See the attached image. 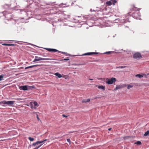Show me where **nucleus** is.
<instances>
[{
  "instance_id": "obj_1",
  "label": "nucleus",
  "mask_w": 149,
  "mask_h": 149,
  "mask_svg": "<svg viewBox=\"0 0 149 149\" xmlns=\"http://www.w3.org/2000/svg\"><path fill=\"white\" fill-rule=\"evenodd\" d=\"M141 9L140 8H138L133 5L131 6L130 8V10L131 11L130 13L134 11V12H132V16L134 18L136 19H140L141 15L139 11Z\"/></svg>"
},
{
  "instance_id": "obj_2",
  "label": "nucleus",
  "mask_w": 149,
  "mask_h": 149,
  "mask_svg": "<svg viewBox=\"0 0 149 149\" xmlns=\"http://www.w3.org/2000/svg\"><path fill=\"white\" fill-rule=\"evenodd\" d=\"M106 79V83L109 84H111L116 81V79L114 77H112L110 79L107 78Z\"/></svg>"
},
{
  "instance_id": "obj_3",
  "label": "nucleus",
  "mask_w": 149,
  "mask_h": 149,
  "mask_svg": "<svg viewBox=\"0 0 149 149\" xmlns=\"http://www.w3.org/2000/svg\"><path fill=\"white\" fill-rule=\"evenodd\" d=\"M52 59L49 58H43L41 57H39L37 56H35V58L34 60L33 61V62L38 61L41 60H52Z\"/></svg>"
},
{
  "instance_id": "obj_4",
  "label": "nucleus",
  "mask_w": 149,
  "mask_h": 149,
  "mask_svg": "<svg viewBox=\"0 0 149 149\" xmlns=\"http://www.w3.org/2000/svg\"><path fill=\"white\" fill-rule=\"evenodd\" d=\"M133 57L134 58L137 60H139L142 57L141 54L138 52L135 53L133 55Z\"/></svg>"
},
{
  "instance_id": "obj_5",
  "label": "nucleus",
  "mask_w": 149,
  "mask_h": 149,
  "mask_svg": "<svg viewBox=\"0 0 149 149\" xmlns=\"http://www.w3.org/2000/svg\"><path fill=\"white\" fill-rule=\"evenodd\" d=\"M45 49L46 50L48 51L49 52H59V53H61L64 54H66V53L65 52H61L60 51H59L56 49H55L49 48H46Z\"/></svg>"
},
{
  "instance_id": "obj_6",
  "label": "nucleus",
  "mask_w": 149,
  "mask_h": 149,
  "mask_svg": "<svg viewBox=\"0 0 149 149\" xmlns=\"http://www.w3.org/2000/svg\"><path fill=\"white\" fill-rule=\"evenodd\" d=\"M15 102L14 101H4L1 102H0V103H2L4 104H7L8 105H10L13 104Z\"/></svg>"
},
{
  "instance_id": "obj_7",
  "label": "nucleus",
  "mask_w": 149,
  "mask_h": 149,
  "mask_svg": "<svg viewBox=\"0 0 149 149\" xmlns=\"http://www.w3.org/2000/svg\"><path fill=\"white\" fill-rule=\"evenodd\" d=\"M47 139H45L44 141H37L36 142L33 143L32 144V146H35L36 145L38 144H40L41 143H43L44 141H47Z\"/></svg>"
},
{
  "instance_id": "obj_8",
  "label": "nucleus",
  "mask_w": 149,
  "mask_h": 149,
  "mask_svg": "<svg viewBox=\"0 0 149 149\" xmlns=\"http://www.w3.org/2000/svg\"><path fill=\"white\" fill-rule=\"evenodd\" d=\"M98 53L97 52H88L85 54H84L82 55L83 56L85 55H92L94 54H97Z\"/></svg>"
},
{
  "instance_id": "obj_9",
  "label": "nucleus",
  "mask_w": 149,
  "mask_h": 149,
  "mask_svg": "<svg viewBox=\"0 0 149 149\" xmlns=\"http://www.w3.org/2000/svg\"><path fill=\"white\" fill-rule=\"evenodd\" d=\"M20 88L21 89H22L24 91H26L28 90V86H21Z\"/></svg>"
},
{
  "instance_id": "obj_10",
  "label": "nucleus",
  "mask_w": 149,
  "mask_h": 149,
  "mask_svg": "<svg viewBox=\"0 0 149 149\" xmlns=\"http://www.w3.org/2000/svg\"><path fill=\"white\" fill-rule=\"evenodd\" d=\"M123 86L122 85H117L114 90L115 91H116L119 89L123 88Z\"/></svg>"
},
{
  "instance_id": "obj_11",
  "label": "nucleus",
  "mask_w": 149,
  "mask_h": 149,
  "mask_svg": "<svg viewBox=\"0 0 149 149\" xmlns=\"http://www.w3.org/2000/svg\"><path fill=\"white\" fill-rule=\"evenodd\" d=\"M2 45L6 46H12L14 45V44H13L3 43L2 44Z\"/></svg>"
},
{
  "instance_id": "obj_12",
  "label": "nucleus",
  "mask_w": 149,
  "mask_h": 149,
  "mask_svg": "<svg viewBox=\"0 0 149 149\" xmlns=\"http://www.w3.org/2000/svg\"><path fill=\"white\" fill-rule=\"evenodd\" d=\"M98 88L100 89H102L104 90H105V86H98Z\"/></svg>"
},
{
  "instance_id": "obj_13",
  "label": "nucleus",
  "mask_w": 149,
  "mask_h": 149,
  "mask_svg": "<svg viewBox=\"0 0 149 149\" xmlns=\"http://www.w3.org/2000/svg\"><path fill=\"white\" fill-rule=\"evenodd\" d=\"M55 75L57 76L59 78H61L62 77L61 75L58 72L56 73Z\"/></svg>"
},
{
  "instance_id": "obj_14",
  "label": "nucleus",
  "mask_w": 149,
  "mask_h": 149,
  "mask_svg": "<svg viewBox=\"0 0 149 149\" xmlns=\"http://www.w3.org/2000/svg\"><path fill=\"white\" fill-rule=\"evenodd\" d=\"M28 89H32L35 88L34 86H28Z\"/></svg>"
},
{
  "instance_id": "obj_15",
  "label": "nucleus",
  "mask_w": 149,
  "mask_h": 149,
  "mask_svg": "<svg viewBox=\"0 0 149 149\" xmlns=\"http://www.w3.org/2000/svg\"><path fill=\"white\" fill-rule=\"evenodd\" d=\"M134 143L137 145H141L142 144L141 142L139 141H138L136 142H135Z\"/></svg>"
},
{
  "instance_id": "obj_16",
  "label": "nucleus",
  "mask_w": 149,
  "mask_h": 149,
  "mask_svg": "<svg viewBox=\"0 0 149 149\" xmlns=\"http://www.w3.org/2000/svg\"><path fill=\"white\" fill-rule=\"evenodd\" d=\"M149 135V130L147 131L144 134V135L145 136Z\"/></svg>"
},
{
  "instance_id": "obj_17",
  "label": "nucleus",
  "mask_w": 149,
  "mask_h": 149,
  "mask_svg": "<svg viewBox=\"0 0 149 149\" xmlns=\"http://www.w3.org/2000/svg\"><path fill=\"white\" fill-rule=\"evenodd\" d=\"M133 85H127V88L128 89H129L130 88L133 87Z\"/></svg>"
},
{
  "instance_id": "obj_18",
  "label": "nucleus",
  "mask_w": 149,
  "mask_h": 149,
  "mask_svg": "<svg viewBox=\"0 0 149 149\" xmlns=\"http://www.w3.org/2000/svg\"><path fill=\"white\" fill-rule=\"evenodd\" d=\"M136 77H138L140 78H141L143 77V74L142 75L140 74H137L136 75Z\"/></svg>"
},
{
  "instance_id": "obj_19",
  "label": "nucleus",
  "mask_w": 149,
  "mask_h": 149,
  "mask_svg": "<svg viewBox=\"0 0 149 149\" xmlns=\"http://www.w3.org/2000/svg\"><path fill=\"white\" fill-rule=\"evenodd\" d=\"M106 4L109 6H111L112 4V3L111 1H108L106 2Z\"/></svg>"
},
{
  "instance_id": "obj_20",
  "label": "nucleus",
  "mask_w": 149,
  "mask_h": 149,
  "mask_svg": "<svg viewBox=\"0 0 149 149\" xmlns=\"http://www.w3.org/2000/svg\"><path fill=\"white\" fill-rule=\"evenodd\" d=\"M128 66H120L118 67H117L118 68H124L126 67H127Z\"/></svg>"
},
{
  "instance_id": "obj_21",
  "label": "nucleus",
  "mask_w": 149,
  "mask_h": 149,
  "mask_svg": "<svg viewBox=\"0 0 149 149\" xmlns=\"http://www.w3.org/2000/svg\"><path fill=\"white\" fill-rule=\"evenodd\" d=\"M33 104L35 106H36L38 107V103L36 102H33Z\"/></svg>"
},
{
  "instance_id": "obj_22",
  "label": "nucleus",
  "mask_w": 149,
  "mask_h": 149,
  "mask_svg": "<svg viewBox=\"0 0 149 149\" xmlns=\"http://www.w3.org/2000/svg\"><path fill=\"white\" fill-rule=\"evenodd\" d=\"M28 139L31 141H33L34 140V139L31 137H29Z\"/></svg>"
},
{
  "instance_id": "obj_23",
  "label": "nucleus",
  "mask_w": 149,
  "mask_h": 149,
  "mask_svg": "<svg viewBox=\"0 0 149 149\" xmlns=\"http://www.w3.org/2000/svg\"><path fill=\"white\" fill-rule=\"evenodd\" d=\"M3 75H0V81H1L3 79Z\"/></svg>"
},
{
  "instance_id": "obj_24",
  "label": "nucleus",
  "mask_w": 149,
  "mask_h": 149,
  "mask_svg": "<svg viewBox=\"0 0 149 149\" xmlns=\"http://www.w3.org/2000/svg\"><path fill=\"white\" fill-rule=\"evenodd\" d=\"M38 66V65H33L29 66V68H33L34 67H35V66Z\"/></svg>"
},
{
  "instance_id": "obj_25",
  "label": "nucleus",
  "mask_w": 149,
  "mask_h": 149,
  "mask_svg": "<svg viewBox=\"0 0 149 149\" xmlns=\"http://www.w3.org/2000/svg\"><path fill=\"white\" fill-rule=\"evenodd\" d=\"M112 2L113 5H114L115 3L117 2V1L116 0H113Z\"/></svg>"
},
{
  "instance_id": "obj_26",
  "label": "nucleus",
  "mask_w": 149,
  "mask_h": 149,
  "mask_svg": "<svg viewBox=\"0 0 149 149\" xmlns=\"http://www.w3.org/2000/svg\"><path fill=\"white\" fill-rule=\"evenodd\" d=\"M69 60V58H64V59H61L60 60V61H68Z\"/></svg>"
},
{
  "instance_id": "obj_27",
  "label": "nucleus",
  "mask_w": 149,
  "mask_h": 149,
  "mask_svg": "<svg viewBox=\"0 0 149 149\" xmlns=\"http://www.w3.org/2000/svg\"><path fill=\"white\" fill-rule=\"evenodd\" d=\"M36 117H37V119H38V120H40L39 118L38 117V114H36Z\"/></svg>"
},
{
  "instance_id": "obj_28",
  "label": "nucleus",
  "mask_w": 149,
  "mask_h": 149,
  "mask_svg": "<svg viewBox=\"0 0 149 149\" xmlns=\"http://www.w3.org/2000/svg\"><path fill=\"white\" fill-rule=\"evenodd\" d=\"M82 103H86L87 102L86 100H83L82 101Z\"/></svg>"
},
{
  "instance_id": "obj_29",
  "label": "nucleus",
  "mask_w": 149,
  "mask_h": 149,
  "mask_svg": "<svg viewBox=\"0 0 149 149\" xmlns=\"http://www.w3.org/2000/svg\"><path fill=\"white\" fill-rule=\"evenodd\" d=\"M67 141L68 142L70 143V139H67Z\"/></svg>"
},
{
  "instance_id": "obj_30",
  "label": "nucleus",
  "mask_w": 149,
  "mask_h": 149,
  "mask_svg": "<svg viewBox=\"0 0 149 149\" xmlns=\"http://www.w3.org/2000/svg\"><path fill=\"white\" fill-rule=\"evenodd\" d=\"M62 116L64 117H65V118H67V117H68V116L64 115V114H63L62 115Z\"/></svg>"
},
{
  "instance_id": "obj_31",
  "label": "nucleus",
  "mask_w": 149,
  "mask_h": 149,
  "mask_svg": "<svg viewBox=\"0 0 149 149\" xmlns=\"http://www.w3.org/2000/svg\"><path fill=\"white\" fill-rule=\"evenodd\" d=\"M87 102H89L90 101V99H88L87 100Z\"/></svg>"
},
{
  "instance_id": "obj_32",
  "label": "nucleus",
  "mask_w": 149,
  "mask_h": 149,
  "mask_svg": "<svg viewBox=\"0 0 149 149\" xmlns=\"http://www.w3.org/2000/svg\"><path fill=\"white\" fill-rule=\"evenodd\" d=\"M143 76H145V77L147 78V76L146 75V74H143Z\"/></svg>"
},
{
  "instance_id": "obj_33",
  "label": "nucleus",
  "mask_w": 149,
  "mask_h": 149,
  "mask_svg": "<svg viewBox=\"0 0 149 149\" xmlns=\"http://www.w3.org/2000/svg\"><path fill=\"white\" fill-rule=\"evenodd\" d=\"M38 148H39V147H38V146H37L33 149H38Z\"/></svg>"
},
{
  "instance_id": "obj_34",
  "label": "nucleus",
  "mask_w": 149,
  "mask_h": 149,
  "mask_svg": "<svg viewBox=\"0 0 149 149\" xmlns=\"http://www.w3.org/2000/svg\"><path fill=\"white\" fill-rule=\"evenodd\" d=\"M42 144H41L40 145H39V146H38V147H39V148L41 146H42Z\"/></svg>"
},
{
  "instance_id": "obj_35",
  "label": "nucleus",
  "mask_w": 149,
  "mask_h": 149,
  "mask_svg": "<svg viewBox=\"0 0 149 149\" xmlns=\"http://www.w3.org/2000/svg\"><path fill=\"white\" fill-rule=\"evenodd\" d=\"M108 130L109 131H110L111 130V128H109L108 129Z\"/></svg>"
},
{
  "instance_id": "obj_36",
  "label": "nucleus",
  "mask_w": 149,
  "mask_h": 149,
  "mask_svg": "<svg viewBox=\"0 0 149 149\" xmlns=\"http://www.w3.org/2000/svg\"><path fill=\"white\" fill-rule=\"evenodd\" d=\"M28 68H29V66L25 67V69H26Z\"/></svg>"
},
{
  "instance_id": "obj_37",
  "label": "nucleus",
  "mask_w": 149,
  "mask_h": 149,
  "mask_svg": "<svg viewBox=\"0 0 149 149\" xmlns=\"http://www.w3.org/2000/svg\"><path fill=\"white\" fill-rule=\"evenodd\" d=\"M31 108H32V109H33V106L32 105L31 106Z\"/></svg>"
},
{
  "instance_id": "obj_38",
  "label": "nucleus",
  "mask_w": 149,
  "mask_h": 149,
  "mask_svg": "<svg viewBox=\"0 0 149 149\" xmlns=\"http://www.w3.org/2000/svg\"><path fill=\"white\" fill-rule=\"evenodd\" d=\"M89 80H93V79H88Z\"/></svg>"
},
{
  "instance_id": "obj_39",
  "label": "nucleus",
  "mask_w": 149,
  "mask_h": 149,
  "mask_svg": "<svg viewBox=\"0 0 149 149\" xmlns=\"http://www.w3.org/2000/svg\"><path fill=\"white\" fill-rule=\"evenodd\" d=\"M107 53H110V52H107Z\"/></svg>"
},
{
  "instance_id": "obj_40",
  "label": "nucleus",
  "mask_w": 149,
  "mask_h": 149,
  "mask_svg": "<svg viewBox=\"0 0 149 149\" xmlns=\"http://www.w3.org/2000/svg\"><path fill=\"white\" fill-rule=\"evenodd\" d=\"M147 75H149V73L147 74Z\"/></svg>"
},
{
  "instance_id": "obj_41",
  "label": "nucleus",
  "mask_w": 149,
  "mask_h": 149,
  "mask_svg": "<svg viewBox=\"0 0 149 149\" xmlns=\"http://www.w3.org/2000/svg\"><path fill=\"white\" fill-rule=\"evenodd\" d=\"M17 99V100H18V99H20V100H22V99Z\"/></svg>"
},
{
  "instance_id": "obj_42",
  "label": "nucleus",
  "mask_w": 149,
  "mask_h": 149,
  "mask_svg": "<svg viewBox=\"0 0 149 149\" xmlns=\"http://www.w3.org/2000/svg\"><path fill=\"white\" fill-rule=\"evenodd\" d=\"M110 1H113V0H110Z\"/></svg>"
},
{
  "instance_id": "obj_43",
  "label": "nucleus",
  "mask_w": 149,
  "mask_h": 149,
  "mask_svg": "<svg viewBox=\"0 0 149 149\" xmlns=\"http://www.w3.org/2000/svg\"><path fill=\"white\" fill-rule=\"evenodd\" d=\"M34 109H36V107H34Z\"/></svg>"
},
{
  "instance_id": "obj_44",
  "label": "nucleus",
  "mask_w": 149,
  "mask_h": 149,
  "mask_svg": "<svg viewBox=\"0 0 149 149\" xmlns=\"http://www.w3.org/2000/svg\"><path fill=\"white\" fill-rule=\"evenodd\" d=\"M97 98V97H95V99H96V98Z\"/></svg>"
}]
</instances>
